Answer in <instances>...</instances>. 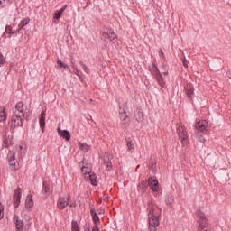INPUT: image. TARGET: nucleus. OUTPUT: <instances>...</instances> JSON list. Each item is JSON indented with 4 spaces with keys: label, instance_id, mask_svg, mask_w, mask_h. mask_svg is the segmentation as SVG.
Segmentation results:
<instances>
[{
    "label": "nucleus",
    "instance_id": "obj_27",
    "mask_svg": "<svg viewBox=\"0 0 231 231\" xmlns=\"http://www.w3.org/2000/svg\"><path fill=\"white\" fill-rule=\"evenodd\" d=\"M7 117L6 112H5V107H0V122H5Z\"/></svg>",
    "mask_w": 231,
    "mask_h": 231
},
{
    "label": "nucleus",
    "instance_id": "obj_48",
    "mask_svg": "<svg viewBox=\"0 0 231 231\" xmlns=\"http://www.w3.org/2000/svg\"><path fill=\"white\" fill-rule=\"evenodd\" d=\"M102 201H104V199L100 198L99 199V203H102Z\"/></svg>",
    "mask_w": 231,
    "mask_h": 231
},
{
    "label": "nucleus",
    "instance_id": "obj_11",
    "mask_svg": "<svg viewBox=\"0 0 231 231\" xmlns=\"http://www.w3.org/2000/svg\"><path fill=\"white\" fill-rule=\"evenodd\" d=\"M58 134L67 142L71 140V134H69L68 130H61L60 128H58Z\"/></svg>",
    "mask_w": 231,
    "mask_h": 231
},
{
    "label": "nucleus",
    "instance_id": "obj_22",
    "mask_svg": "<svg viewBox=\"0 0 231 231\" xmlns=\"http://www.w3.org/2000/svg\"><path fill=\"white\" fill-rule=\"evenodd\" d=\"M11 171H19V161H8Z\"/></svg>",
    "mask_w": 231,
    "mask_h": 231
},
{
    "label": "nucleus",
    "instance_id": "obj_6",
    "mask_svg": "<svg viewBox=\"0 0 231 231\" xmlns=\"http://www.w3.org/2000/svg\"><path fill=\"white\" fill-rule=\"evenodd\" d=\"M102 37H104V39H107L108 41H115V39L118 38L116 33H115V30L112 28H105L103 30Z\"/></svg>",
    "mask_w": 231,
    "mask_h": 231
},
{
    "label": "nucleus",
    "instance_id": "obj_2",
    "mask_svg": "<svg viewBox=\"0 0 231 231\" xmlns=\"http://www.w3.org/2000/svg\"><path fill=\"white\" fill-rule=\"evenodd\" d=\"M81 167V173L84 176L85 181H90L91 185L97 187V175L92 173L91 164L86 163L84 161L80 162Z\"/></svg>",
    "mask_w": 231,
    "mask_h": 231
},
{
    "label": "nucleus",
    "instance_id": "obj_29",
    "mask_svg": "<svg viewBox=\"0 0 231 231\" xmlns=\"http://www.w3.org/2000/svg\"><path fill=\"white\" fill-rule=\"evenodd\" d=\"M157 77V81H158V84H160V86L162 88H165V81L163 80V77L162 76V74H159Z\"/></svg>",
    "mask_w": 231,
    "mask_h": 231
},
{
    "label": "nucleus",
    "instance_id": "obj_1",
    "mask_svg": "<svg viewBox=\"0 0 231 231\" xmlns=\"http://www.w3.org/2000/svg\"><path fill=\"white\" fill-rule=\"evenodd\" d=\"M149 230L156 231L160 226V216H162V208L154 204L152 200L147 202Z\"/></svg>",
    "mask_w": 231,
    "mask_h": 231
},
{
    "label": "nucleus",
    "instance_id": "obj_5",
    "mask_svg": "<svg viewBox=\"0 0 231 231\" xmlns=\"http://www.w3.org/2000/svg\"><path fill=\"white\" fill-rule=\"evenodd\" d=\"M177 133L179 134V138L182 145H187V143H189V135L187 134V130L185 129V126L180 125L177 128Z\"/></svg>",
    "mask_w": 231,
    "mask_h": 231
},
{
    "label": "nucleus",
    "instance_id": "obj_7",
    "mask_svg": "<svg viewBox=\"0 0 231 231\" xmlns=\"http://www.w3.org/2000/svg\"><path fill=\"white\" fill-rule=\"evenodd\" d=\"M22 116L19 113L14 112L11 119V127H20V125H23Z\"/></svg>",
    "mask_w": 231,
    "mask_h": 231
},
{
    "label": "nucleus",
    "instance_id": "obj_36",
    "mask_svg": "<svg viewBox=\"0 0 231 231\" xmlns=\"http://www.w3.org/2000/svg\"><path fill=\"white\" fill-rule=\"evenodd\" d=\"M5 216V208L3 207V204L0 202V219H3Z\"/></svg>",
    "mask_w": 231,
    "mask_h": 231
},
{
    "label": "nucleus",
    "instance_id": "obj_9",
    "mask_svg": "<svg viewBox=\"0 0 231 231\" xmlns=\"http://www.w3.org/2000/svg\"><path fill=\"white\" fill-rule=\"evenodd\" d=\"M23 190L18 188L14 190V196H13V203L14 207L17 208L19 205L21 204V196H22Z\"/></svg>",
    "mask_w": 231,
    "mask_h": 231
},
{
    "label": "nucleus",
    "instance_id": "obj_10",
    "mask_svg": "<svg viewBox=\"0 0 231 231\" xmlns=\"http://www.w3.org/2000/svg\"><path fill=\"white\" fill-rule=\"evenodd\" d=\"M148 185L150 186V189H152V192H158L160 186L158 184V180H156V178L154 177L149 178Z\"/></svg>",
    "mask_w": 231,
    "mask_h": 231
},
{
    "label": "nucleus",
    "instance_id": "obj_49",
    "mask_svg": "<svg viewBox=\"0 0 231 231\" xmlns=\"http://www.w3.org/2000/svg\"><path fill=\"white\" fill-rule=\"evenodd\" d=\"M20 149H23V146H20Z\"/></svg>",
    "mask_w": 231,
    "mask_h": 231
},
{
    "label": "nucleus",
    "instance_id": "obj_45",
    "mask_svg": "<svg viewBox=\"0 0 231 231\" xmlns=\"http://www.w3.org/2000/svg\"><path fill=\"white\" fill-rule=\"evenodd\" d=\"M125 118H127L126 116H122V115H121V120H125Z\"/></svg>",
    "mask_w": 231,
    "mask_h": 231
},
{
    "label": "nucleus",
    "instance_id": "obj_19",
    "mask_svg": "<svg viewBox=\"0 0 231 231\" xmlns=\"http://www.w3.org/2000/svg\"><path fill=\"white\" fill-rule=\"evenodd\" d=\"M14 113H18L21 116H24V105L23 102H18L16 104Z\"/></svg>",
    "mask_w": 231,
    "mask_h": 231
},
{
    "label": "nucleus",
    "instance_id": "obj_38",
    "mask_svg": "<svg viewBox=\"0 0 231 231\" xmlns=\"http://www.w3.org/2000/svg\"><path fill=\"white\" fill-rule=\"evenodd\" d=\"M5 32H6V33H9L10 35H15V33H14V32H12L11 26H6Z\"/></svg>",
    "mask_w": 231,
    "mask_h": 231
},
{
    "label": "nucleus",
    "instance_id": "obj_28",
    "mask_svg": "<svg viewBox=\"0 0 231 231\" xmlns=\"http://www.w3.org/2000/svg\"><path fill=\"white\" fill-rule=\"evenodd\" d=\"M15 156H17V153L15 152L9 151L7 154L8 161H17V158Z\"/></svg>",
    "mask_w": 231,
    "mask_h": 231
},
{
    "label": "nucleus",
    "instance_id": "obj_26",
    "mask_svg": "<svg viewBox=\"0 0 231 231\" xmlns=\"http://www.w3.org/2000/svg\"><path fill=\"white\" fill-rule=\"evenodd\" d=\"M137 190H139V192H145V190H147V182H141L137 187Z\"/></svg>",
    "mask_w": 231,
    "mask_h": 231
},
{
    "label": "nucleus",
    "instance_id": "obj_21",
    "mask_svg": "<svg viewBox=\"0 0 231 231\" xmlns=\"http://www.w3.org/2000/svg\"><path fill=\"white\" fill-rule=\"evenodd\" d=\"M111 160H113V156L109 153H106L105 156H104V162L106 164V167L108 169H111V167H112Z\"/></svg>",
    "mask_w": 231,
    "mask_h": 231
},
{
    "label": "nucleus",
    "instance_id": "obj_24",
    "mask_svg": "<svg viewBox=\"0 0 231 231\" xmlns=\"http://www.w3.org/2000/svg\"><path fill=\"white\" fill-rule=\"evenodd\" d=\"M197 221H205L207 220V215H205V213H203L201 210H198L197 211Z\"/></svg>",
    "mask_w": 231,
    "mask_h": 231
},
{
    "label": "nucleus",
    "instance_id": "obj_46",
    "mask_svg": "<svg viewBox=\"0 0 231 231\" xmlns=\"http://www.w3.org/2000/svg\"><path fill=\"white\" fill-rule=\"evenodd\" d=\"M62 68H64L66 69H68V65L63 63Z\"/></svg>",
    "mask_w": 231,
    "mask_h": 231
},
{
    "label": "nucleus",
    "instance_id": "obj_44",
    "mask_svg": "<svg viewBox=\"0 0 231 231\" xmlns=\"http://www.w3.org/2000/svg\"><path fill=\"white\" fill-rule=\"evenodd\" d=\"M183 66L185 67V68H189V66L187 65V61H183Z\"/></svg>",
    "mask_w": 231,
    "mask_h": 231
},
{
    "label": "nucleus",
    "instance_id": "obj_40",
    "mask_svg": "<svg viewBox=\"0 0 231 231\" xmlns=\"http://www.w3.org/2000/svg\"><path fill=\"white\" fill-rule=\"evenodd\" d=\"M5 62H6V60L5 59L3 53L0 52V64H5Z\"/></svg>",
    "mask_w": 231,
    "mask_h": 231
},
{
    "label": "nucleus",
    "instance_id": "obj_15",
    "mask_svg": "<svg viewBox=\"0 0 231 231\" xmlns=\"http://www.w3.org/2000/svg\"><path fill=\"white\" fill-rule=\"evenodd\" d=\"M25 208L29 211H32V209L33 208V197L32 195H27L26 197Z\"/></svg>",
    "mask_w": 231,
    "mask_h": 231
},
{
    "label": "nucleus",
    "instance_id": "obj_23",
    "mask_svg": "<svg viewBox=\"0 0 231 231\" xmlns=\"http://www.w3.org/2000/svg\"><path fill=\"white\" fill-rule=\"evenodd\" d=\"M42 192V194H45V196H50V183L43 181Z\"/></svg>",
    "mask_w": 231,
    "mask_h": 231
},
{
    "label": "nucleus",
    "instance_id": "obj_20",
    "mask_svg": "<svg viewBox=\"0 0 231 231\" xmlns=\"http://www.w3.org/2000/svg\"><path fill=\"white\" fill-rule=\"evenodd\" d=\"M79 145V148L83 152H88V151H89L91 149V146L88 145V143H82V142H79L78 143Z\"/></svg>",
    "mask_w": 231,
    "mask_h": 231
},
{
    "label": "nucleus",
    "instance_id": "obj_13",
    "mask_svg": "<svg viewBox=\"0 0 231 231\" xmlns=\"http://www.w3.org/2000/svg\"><path fill=\"white\" fill-rule=\"evenodd\" d=\"M12 145H14V136L5 135L3 141V146L8 149V147H12Z\"/></svg>",
    "mask_w": 231,
    "mask_h": 231
},
{
    "label": "nucleus",
    "instance_id": "obj_34",
    "mask_svg": "<svg viewBox=\"0 0 231 231\" xmlns=\"http://www.w3.org/2000/svg\"><path fill=\"white\" fill-rule=\"evenodd\" d=\"M72 231H79V224L77 221L73 220L71 224Z\"/></svg>",
    "mask_w": 231,
    "mask_h": 231
},
{
    "label": "nucleus",
    "instance_id": "obj_43",
    "mask_svg": "<svg viewBox=\"0 0 231 231\" xmlns=\"http://www.w3.org/2000/svg\"><path fill=\"white\" fill-rule=\"evenodd\" d=\"M103 201H106V203H107V201H109V197H105V198L103 199Z\"/></svg>",
    "mask_w": 231,
    "mask_h": 231
},
{
    "label": "nucleus",
    "instance_id": "obj_4",
    "mask_svg": "<svg viewBox=\"0 0 231 231\" xmlns=\"http://www.w3.org/2000/svg\"><path fill=\"white\" fill-rule=\"evenodd\" d=\"M69 199H71V197L68 194L60 196L57 201L59 210H64L69 205Z\"/></svg>",
    "mask_w": 231,
    "mask_h": 231
},
{
    "label": "nucleus",
    "instance_id": "obj_3",
    "mask_svg": "<svg viewBox=\"0 0 231 231\" xmlns=\"http://www.w3.org/2000/svg\"><path fill=\"white\" fill-rule=\"evenodd\" d=\"M25 221L26 223L24 224V221L21 219L20 216H17V215L14 216V223L16 226V230L18 231H23V228H25L26 230L30 228V225H32V217L27 216L25 217Z\"/></svg>",
    "mask_w": 231,
    "mask_h": 231
},
{
    "label": "nucleus",
    "instance_id": "obj_35",
    "mask_svg": "<svg viewBox=\"0 0 231 231\" xmlns=\"http://www.w3.org/2000/svg\"><path fill=\"white\" fill-rule=\"evenodd\" d=\"M127 148H128V151H134V144L133 143V142H131V141H128L127 142Z\"/></svg>",
    "mask_w": 231,
    "mask_h": 231
},
{
    "label": "nucleus",
    "instance_id": "obj_18",
    "mask_svg": "<svg viewBox=\"0 0 231 231\" xmlns=\"http://www.w3.org/2000/svg\"><path fill=\"white\" fill-rule=\"evenodd\" d=\"M30 23V18H24L23 19L19 24H18V29L16 31H14L13 33H19L22 30L23 26H26L27 24H29Z\"/></svg>",
    "mask_w": 231,
    "mask_h": 231
},
{
    "label": "nucleus",
    "instance_id": "obj_16",
    "mask_svg": "<svg viewBox=\"0 0 231 231\" xmlns=\"http://www.w3.org/2000/svg\"><path fill=\"white\" fill-rule=\"evenodd\" d=\"M39 122L42 132L44 133V127L46 126V111H42Z\"/></svg>",
    "mask_w": 231,
    "mask_h": 231
},
{
    "label": "nucleus",
    "instance_id": "obj_42",
    "mask_svg": "<svg viewBox=\"0 0 231 231\" xmlns=\"http://www.w3.org/2000/svg\"><path fill=\"white\" fill-rule=\"evenodd\" d=\"M57 64H58V66H60V68H62V67L64 66V63H63L62 60H59L57 61Z\"/></svg>",
    "mask_w": 231,
    "mask_h": 231
},
{
    "label": "nucleus",
    "instance_id": "obj_37",
    "mask_svg": "<svg viewBox=\"0 0 231 231\" xmlns=\"http://www.w3.org/2000/svg\"><path fill=\"white\" fill-rule=\"evenodd\" d=\"M72 68L74 69L75 75H77V77H79V79H81L80 73L79 72V69H77V66L73 65Z\"/></svg>",
    "mask_w": 231,
    "mask_h": 231
},
{
    "label": "nucleus",
    "instance_id": "obj_30",
    "mask_svg": "<svg viewBox=\"0 0 231 231\" xmlns=\"http://www.w3.org/2000/svg\"><path fill=\"white\" fill-rule=\"evenodd\" d=\"M174 201V197L171 194H168L165 202L167 205H172V202Z\"/></svg>",
    "mask_w": 231,
    "mask_h": 231
},
{
    "label": "nucleus",
    "instance_id": "obj_47",
    "mask_svg": "<svg viewBox=\"0 0 231 231\" xmlns=\"http://www.w3.org/2000/svg\"><path fill=\"white\" fill-rule=\"evenodd\" d=\"M163 75H164L165 77H167V75H169V72L166 71V72L163 73Z\"/></svg>",
    "mask_w": 231,
    "mask_h": 231
},
{
    "label": "nucleus",
    "instance_id": "obj_32",
    "mask_svg": "<svg viewBox=\"0 0 231 231\" xmlns=\"http://www.w3.org/2000/svg\"><path fill=\"white\" fill-rule=\"evenodd\" d=\"M10 3H12V0H0V8H5V6H7Z\"/></svg>",
    "mask_w": 231,
    "mask_h": 231
},
{
    "label": "nucleus",
    "instance_id": "obj_39",
    "mask_svg": "<svg viewBox=\"0 0 231 231\" xmlns=\"http://www.w3.org/2000/svg\"><path fill=\"white\" fill-rule=\"evenodd\" d=\"M197 139L199 140L201 143H205V142H207V140L205 139V137H203V135L197 134Z\"/></svg>",
    "mask_w": 231,
    "mask_h": 231
},
{
    "label": "nucleus",
    "instance_id": "obj_31",
    "mask_svg": "<svg viewBox=\"0 0 231 231\" xmlns=\"http://www.w3.org/2000/svg\"><path fill=\"white\" fill-rule=\"evenodd\" d=\"M79 64H80L81 68L84 69L85 73H87L88 75H89V73H91L89 67H88L86 64H84V62L80 61Z\"/></svg>",
    "mask_w": 231,
    "mask_h": 231
},
{
    "label": "nucleus",
    "instance_id": "obj_41",
    "mask_svg": "<svg viewBox=\"0 0 231 231\" xmlns=\"http://www.w3.org/2000/svg\"><path fill=\"white\" fill-rule=\"evenodd\" d=\"M159 57L160 59H165V54H163V51L162 50L159 51Z\"/></svg>",
    "mask_w": 231,
    "mask_h": 231
},
{
    "label": "nucleus",
    "instance_id": "obj_8",
    "mask_svg": "<svg viewBox=\"0 0 231 231\" xmlns=\"http://www.w3.org/2000/svg\"><path fill=\"white\" fill-rule=\"evenodd\" d=\"M90 214L92 216L93 223L95 224V226L92 228V231H100V229L98 228V225L100 223V217H98V215L97 214V211H95V208H91ZM86 231H88V230H86Z\"/></svg>",
    "mask_w": 231,
    "mask_h": 231
},
{
    "label": "nucleus",
    "instance_id": "obj_17",
    "mask_svg": "<svg viewBox=\"0 0 231 231\" xmlns=\"http://www.w3.org/2000/svg\"><path fill=\"white\" fill-rule=\"evenodd\" d=\"M197 230L202 231L208 226V219L207 220H197Z\"/></svg>",
    "mask_w": 231,
    "mask_h": 231
},
{
    "label": "nucleus",
    "instance_id": "obj_12",
    "mask_svg": "<svg viewBox=\"0 0 231 231\" xmlns=\"http://www.w3.org/2000/svg\"><path fill=\"white\" fill-rule=\"evenodd\" d=\"M195 127L197 129V131H206L207 127H208V123L207 122V120H202V121H199L198 123H196Z\"/></svg>",
    "mask_w": 231,
    "mask_h": 231
},
{
    "label": "nucleus",
    "instance_id": "obj_33",
    "mask_svg": "<svg viewBox=\"0 0 231 231\" xmlns=\"http://www.w3.org/2000/svg\"><path fill=\"white\" fill-rule=\"evenodd\" d=\"M152 75H155L156 77L161 75L160 70H158V67H156L155 65H153L152 68Z\"/></svg>",
    "mask_w": 231,
    "mask_h": 231
},
{
    "label": "nucleus",
    "instance_id": "obj_14",
    "mask_svg": "<svg viewBox=\"0 0 231 231\" xmlns=\"http://www.w3.org/2000/svg\"><path fill=\"white\" fill-rule=\"evenodd\" d=\"M185 91L188 98H192V97H194V86L191 83L186 84Z\"/></svg>",
    "mask_w": 231,
    "mask_h": 231
},
{
    "label": "nucleus",
    "instance_id": "obj_25",
    "mask_svg": "<svg viewBox=\"0 0 231 231\" xmlns=\"http://www.w3.org/2000/svg\"><path fill=\"white\" fill-rule=\"evenodd\" d=\"M66 10V7H62L61 9L55 11L54 13V19H60L62 17V14H64V11Z\"/></svg>",
    "mask_w": 231,
    "mask_h": 231
}]
</instances>
